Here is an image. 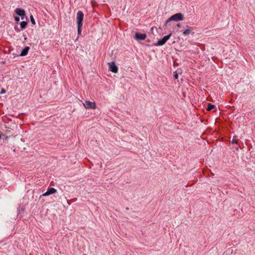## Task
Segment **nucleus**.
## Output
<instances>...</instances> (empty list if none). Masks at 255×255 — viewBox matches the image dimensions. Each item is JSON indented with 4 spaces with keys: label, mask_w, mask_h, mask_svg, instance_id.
Returning a JSON list of instances; mask_svg holds the SVG:
<instances>
[{
    "label": "nucleus",
    "mask_w": 255,
    "mask_h": 255,
    "mask_svg": "<svg viewBox=\"0 0 255 255\" xmlns=\"http://www.w3.org/2000/svg\"><path fill=\"white\" fill-rule=\"evenodd\" d=\"M186 27L187 28L186 29H185L183 31V34L184 35H185V36H187V35H189L191 33H194V32H192V30H193L194 28L192 26H189L188 25H186Z\"/></svg>",
    "instance_id": "6"
},
{
    "label": "nucleus",
    "mask_w": 255,
    "mask_h": 255,
    "mask_svg": "<svg viewBox=\"0 0 255 255\" xmlns=\"http://www.w3.org/2000/svg\"><path fill=\"white\" fill-rule=\"evenodd\" d=\"M177 26L178 27H180L181 24H180V23H178V24H177Z\"/></svg>",
    "instance_id": "19"
},
{
    "label": "nucleus",
    "mask_w": 255,
    "mask_h": 255,
    "mask_svg": "<svg viewBox=\"0 0 255 255\" xmlns=\"http://www.w3.org/2000/svg\"><path fill=\"white\" fill-rule=\"evenodd\" d=\"M27 25V22L26 21H23L20 22V27L21 28L24 29L26 27Z\"/></svg>",
    "instance_id": "12"
},
{
    "label": "nucleus",
    "mask_w": 255,
    "mask_h": 255,
    "mask_svg": "<svg viewBox=\"0 0 255 255\" xmlns=\"http://www.w3.org/2000/svg\"><path fill=\"white\" fill-rule=\"evenodd\" d=\"M56 191H57V190L55 188H49L48 189L47 191L45 193H44V194H43L42 195H41L40 196V197L41 196H46L49 195L50 194H54V193H56Z\"/></svg>",
    "instance_id": "7"
},
{
    "label": "nucleus",
    "mask_w": 255,
    "mask_h": 255,
    "mask_svg": "<svg viewBox=\"0 0 255 255\" xmlns=\"http://www.w3.org/2000/svg\"><path fill=\"white\" fill-rule=\"evenodd\" d=\"M84 18V14L81 11H78L77 13V25L82 26L83 20Z\"/></svg>",
    "instance_id": "2"
},
{
    "label": "nucleus",
    "mask_w": 255,
    "mask_h": 255,
    "mask_svg": "<svg viewBox=\"0 0 255 255\" xmlns=\"http://www.w3.org/2000/svg\"><path fill=\"white\" fill-rule=\"evenodd\" d=\"M184 19V15L181 13H177L171 17H170L167 20L166 23L171 21H182Z\"/></svg>",
    "instance_id": "1"
},
{
    "label": "nucleus",
    "mask_w": 255,
    "mask_h": 255,
    "mask_svg": "<svg viewBox=\"0 0 255 255\" xmlns=\"http://www.w3.org/2000/svg\"><path fill=\"white\" fill-rule=\"evenodd\" d=\"M30 21L31 22V23L33 24H35V20L34 19V17L32 15H31L30 16Z\"/></svg>",
    "instance_id": "13"
},
{
    "label": "nucleus",
    "mask_w": 255,
    "mask_h": 255,
    "mask_svg": "<svg viewBox=\"0 0 255 255\" xmlns=\"http://www.w3.org/2000/svg\"><path fill=\"white\" fill-rule=\"evenodd\" d=\"M108 64L109 65V70L111 71H112L115 73H116L118 72V69L114 62H111L108 63Z\"/></svg>",
    "instance_id": "4"
},
{
    "label": "nucleus",
    "mask_w": 255,
    "mask_h": 255,
    "mask_svg": "<svg viewBox=\"0 0 255 255\" xmlns=\"http://www.w3.org/2000/svg\"><path fill=\"white\" fill-rule=\"evenodd\" d=\"M231 143L232 144H234V143H238V140H236V139H232V141H231Z\"/></svg>",
    "instance_id": "16"
},
{
    "label": "nucleus",
    "mask_w": 255,
    "mask_h": 255,
    "mask_svg": "<svg viewBox=\"0 0 255 255\" xmlns=\"http://www.w3.org/2000/svg\"><path fill=\"white\" fill-rule=\"evenodd\" d=\"M135 38L136 39L138 40H144L146 37V35L145 34H142V33H136L135 35Z\"/></svg>",
    "instance_id": "9"
},
{
    "label": "nucleus",
    "mask_w": 255,
    "mask_h": 255,
    "mask_svg": "<svg viewBox=\"0 0 255 255\" xmlns=\"http://www.w3.org/2000/svg\"><path fill=\"white\" fill-rule=\"evenodd\" d=\"M29 50V47H28V46L25 47L24 48L21 52L20 55V56H25V55H27Z\"/></svg>",
    "instance_id": "10"
},
{
    "label": "nucleus",
    "mask_w": 255,
    "mask_h": 255,
    "mask_svg": "<svg viewBox=\"0 0 255 255\" xmlns=\"http://www.w3.org/2000/svg\"><path fill=\"white\" fill-rule=\"evenodd\" d=\"M14 19L16 21H19V18L17 16H16L14 17Z\"/></svg>",
    "instance_id": "18"
},
{
    "label": "nucleus",
    "mask_w": 255,
    "mask_h": 255,
    "mask_svg": "<svg viewBox=\"0 0 255 255\" xmlns=\"http://www.w3.org/2000/svg\"><path fill=\"white\" fill-rule=\"evenodd\" d=\"M15 11L18 15L21 17V19H23V16L25 15V12L24 9L17 8L15 9Z\"/></svg>",
    "instance_id": "8"
},
{
    "label": "nucleus",
    "mask_w": 255,
    "mask_h": 255,
    "mask_svg": "<svg viewBox=\"0 0 255 255\" xmlns=\"http://www.w3.org/2000/svg\"><path fill=\"white\" fill-rule=\"evenodd\" d=\"M5 93V90L4 89H2L0 92V94H2Z\"/></svg>",
    "instance_id": "17"
},
{
    "label": "nucleus",
    "mask_w": 255,
    "mask_h": 255,
    "mask_svg": "<svg viewBox=\"0 0 255 255\" xmlns=\"http://www.w3.org/2000/svg\"><path fill=\"white\" fill-rule=\"evenodd\" d=\"M171 35V33L164 36L161 40H158L157 42L158 45H162L166 43V42L169 39Z\"/></svg>",
    "instance_id": "5"
},
{
    "label": "nucleus",
    "mask_w": 255,
    "mask_h": 255,
    "mask_svg": "<svg viewBox=\"0 0 255 255\" xmlns=\"http://www.w3.org/2000/svg\"><path fill=\"white\" fill-rule=\"evenodd\" d=\"M81 27L82 26H80L79 25H78V34H80L81 33Z\"/></svg>",
    "instance_id": "14"
},
{
    "label": "nucleus",
    "mask_w": 255,
    "mask_h": 255,
    "mask_svg": "<svg viewBox=\"0 0 255 255\" xmlns=\"http://www.w3.org/2000/svg\"><path fill=\"white\" fill-rule=\"evenodd\" d=\"M174 77L175 79H178V74L177 73V72H175L174 73Z\"/></svg>",
    "instance_id": "15"
},
{
    "label": "nucleus",
    "mask_w": 255,
    "mask_h": 255,
    "mask_svg": "<svg viewBox=\"0 0 255 255\" xmlns=\"http://www.w3.org/2000/svg\"><path fill=\"white\" fill-rule=\"evenodd\" d=\"M83 105L86 109H95L96 108V105L95 102L86 101L83 103Z\"/></svg>",
    "instance_id": "3"
},
{
    "label": "nucleus",
    "mask_w": 255,
    "mask_h": 255,
    "mask_svg": "<svg viewBox=\"0 0 255 255\" xmlns=\"http://www.w3.org/2000/svg\"><path fill=\"white\" fill-rule=\"evenodd\" d=\"M215 105H212L211 104H209L208 105V107L207 108V110L208 111H211V110H212L213 109H214L215 108Z\"/></svg>",
    "instance_id": "11"
}]
</instances>
